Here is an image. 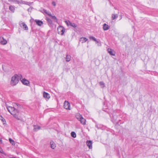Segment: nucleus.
Masks as SVG:
<instances>
[{
    "mask_svg": "<svg viewBox=\"0 0 158 158\" xmlns=\"http://www.w3.org/2000/svg\"><path fill=\"white\" fill-rule=\"evenodd\" d=\"M58 33L60 34L61 35H63L65 31V29L62 26H60L57 28Z\"/></svg>",
    "mask_w": 158,
    "mask_h": 158,
    "instance_id": "nucleus-2",
    "label": "nucleus"
},
{
    "mask_svg": "<svg viewBox=\"0 0 158 158\" xmlns=\"http://www.w3.org/2000/svg\"><path fill=\"white\" fill-rule=\"evenodd\" d=\"M34 21L35 22L36 24L40 26H41L43 24V22L39 19H35Z\"/></svg>",
    "mask_w": 158,
    "mask_h": 158,
    "instance_id": "nucleus-11",
    "label": "nucleus"
},
{
    "mask_svg": "<svg viewBox=\"0 0 158 158\" xmlns=\"http://www.w3.org/2000/svg\"><path fill=\"white\" fill-rule=\"evenodd\" d=\"M122 17H121V18L120 19H122Z\"/></svg>",
    "mask_w": 158,
    "mask_h": 158,
    "instance_id": "nucleus-44",
    "label": "nucleus"
},
{
    "mask_svg": "<svg viewBox=\"0 0 158 158\" xmlns=\"http://www.w3.org/2000/svg\"><path fill=\"white\" fill-rule=\"evenodd\" d=\"M34 131H37L38 130L40 129V126L34 125Z\"/></svg>",
    "mask_w": 158,
    "mask_h": 158,
    "instance_id": "nucleus-16",
    "label": "nucleus"
},
{
    "mask_svg": "<svg viewBox=\"0 0 158 158\" xmlns=\"http://www.w3.org/2000/svg\"><path fill=\"white\" fill-rule=\"evenodd\" d=\"M29 12V11H31V10H32V9L30 8H29L28 9V10H27Z\"/></svg>",
    "mask_w": 158,
    "mask_h": 158,
    "instance_id": "nucleus-41",
    "label": "nucleus"
},
{
    "mask_svg": "<svg viewBox=\"0 0 158 158\" xmlns=\"http://www.w3.org/2000/svg\"><path fill=\"white\" fill-rule=\"evenodd\" d=\"M69 21H70L69 20L65 21V23H66V24L68 26H69Z\"/></svg>",
    "mask_w": 158,
    "mask_h": 158,
    "instance_id": "nucleus-35",
    "label": "nucleus"
},
{
    "mask_svg": "<svg viewBox=\"0 0 158 158\" xmlns=\"http://www.w3.org/2000/svg\"><path fill=\"white\" fill-rule=\"evenodd\" d=\"M0 43L2 45H5L7 43L6 40L3 37H0Z\"/></svg>",
    "mask_w": 158,
    "mask_h": 158,
    "instance_id": "nucleus-8",
    "label": "nucleus"
},
{
    "mask_svg": "<svg viewBox=\"0 0 158 158\" xmlns=\"http://www.w3.org/2000/svg\"><path fill=\"white\" fill-rule=\"evenodd\" d=\"M110 115L112 120H113L114 121H115L117 120V115L114 112L111 114H110Z\"/></svg>",
    "mask_w": 158,
    "mask_h": 158,
    "instance_id": "nucleus-7",
    "label": "nucleus"
},
{
    "mask_svg": "<svg viewBox=\"0 0 158 158\" xmlns=\"http://www.w3.org/2000/svg\"><path fill=\"white\" fill-rule=\"evenodd\" d=\"M19 24L20 27H23V29L25 30H28V27L27 25L24 23L22 21H20L19 23Z\"/></svg>",
    "mask_w": 158,
    "mask_h": 158,
    "instance_id": "nucleus-4",
    "label": "nucleus"
},
{
    "mask_svg": "<svg viewBox=\"0 0 158 158\" xmlns=\"http://www.w3.org/2000/svg\"><path fill=\"white\" fill-rule=\"evenodd\" d=\"M107 51L109 53V54L111 56H115V52L114 51L111 49L109 48L107 49Z\"/></svg>",
    "mask_w": 158,
    "mask_h": 158,
    "instance_id": "nucleus-9",
    "label": "nucleus"
},
{
    "mask_svg": "<svg viewBox=\"0 0 158 158\" xmlns=\"http://www.w3.org/2000/svg\"><path fill=\"white\" fill-rule=\"evenodd\" d=\"M51 18L52 19L54 20V22H57V21H58L57 19L55 16H54V15L51 16Z\"/></svg>",
    "mask_w": 158,
    "mask_h": 158,
    "instance_id": "nucleus-29",
    "label": "nucleus"
},
{
    "mask_svg": "<svg viewBox=\"0 0 158 158\" xmlns=\"http://www.w3.org/2000/svg\"><path fill=\"white\" fill-rule=\"evenodd\" d=\"M81 124L84 125L86 124V120L83 117H81V118L79 120Z\"/></svg>",
    "mask_w": 158,
    "mask_h": 158,
    "instance_id": "nucleus-12",
    "label": "nucleus"
},
{
    "mask_svg": "<svg viewBox=\"0 0 158 158\" xmlns=\"http://www.w3.org/2000/svg\"><path fill=\"white\" fill-rule=\"evenodd\" d=\"M103 28L104 31H106L108 30L109 28V26L106 23H104L103 25Z\"/></svg>",
    "mask_w": 158,
    "mask_h": 158,
    "instance_id": "nucleus-14",
    "label": "nucleus"
},
{
    "mask_svg": "<svg viewBox=\"0 0 158 158\" xmlns=\"http://www.w3.org/2000/svg\"><path fill=\"white\" fill-rule=\"evenodd\" d=\"M52 5H53L54 6H56V3L54 1H53L52 2Z\"/></svg>",
    "mask_w": 158,
    "mask_h": 158,
    "instance_id": "nucleus-37",
    "label": "nucleus"
},
{
    "mask_svg": "<svg viewBox=\"0 0 158 158\" xmlns=\"http://www.w3.org/2000/svg\"><path fill=\"white\" fill-rule=\"evenodd\" d=\"M86 143L87 146L88 147L89 149H90L92 148V141L91 140H87L86 141Z\"/></svg>",
    "mask_w": 158,
    "mask_h": 158,
    "instance_id": "nucleus-10",
    "label": "nucleus"
},
{
    "mask_svg": "<svg viewBox=\"0 0 158 158\" xmlns=\"http://www.w3.org/2000/svg\"><path fill=\"white\" fill-rule=\"evenodd\" d=\"M82 115L80 113H77L75 115L76 118L79 120L81 118V117H82Z\"/></svg>",
    "mask_w": 158,
    "mask_h": 158,
    "instance_id": "nucleus-19",
    "label": "nucleus"
},
{
    "mask_svg": "<svg viewBox=\"0 0 158 158\" xmlns=\"http://www.w3.org/2000/svg\"><path fill=\"white\" fill-rule=\"evenodd\" d=\"M0 152L3 154L5 153L3 151L1 147H0Z\"/></svg>",
    "mask_w": 158,
    "mask_h": 158,
    "instance_id": "nucleus-36",
    "label": "nucleus"
},
{
    "mask_svg": "<svg viewBox=\"0 0 158 158\" xmlns=\"http://www.w3.org/2000/svg\"><path fill=\"white\" fill-rule=\"evenodd\" d=\"M103 110L105 111L108 113L109 110L108 109H106L105 110L104 109Z\"/></svg>",
    "mask_w": 158,
    "mask_h": 158,
    "instance_id": "nucleus-40",
    "label": "nucleus"
},
{
    "mask_svg": "<svg viewBox=\"0 0 158 158\" xmlns=\"http://www.w3.org/2000/svg\"><path fill=\"white\" fill-rule=\"evenodd\" d=\"M95 127L97 128L98 129H99L101 128L102 127V125L100 124H96L95 125Z\"/></svg>",
    "mask_w": 158,
    "mask_h": 158,
    "instance_id": "nucleus-31",
    "label": "nucleus"
},
{
    "mask_svg": "<svg viewBox=\"0 0 158 158\" xmlns=\"http://www.w3.org/2000/svg\"><path fill=\"white\" fill-rule=\"evenodd\" d=\"M7 110L11 114H13L11 112H13V111H16L18 113L19 112V111L18 110L16 109L14 107H12L10 106H8L6 107Z\"/></svg>",
    "mask_w": 158,
    "mask_h": 158,
    "instance_id": "nucleus-3",
    "label": "nucleus"
},
{
    "mask_svg": "<svg viewBox=\"0 0 158 158\" xmlns=\"http://www.w3.org/2000/svg\"><path fill=\"white\" fill-rule=\"evenodd\" d=\"M99 84L102 88H103L105 86V84L103 81H100Z\"/></svg>",
    "mask_w": 158,
    "mask_h": 158,
    "instance_id": "nucleus-28",
    "label": "nucleus"
},
{
    "mask_svg": "<svg viewBox=\"0 0 158 158\" xmlns=\"http://www.w3.org/2000/svg\"><path fill=\"white\" fill-rule=\"evenodd\" d=\"M8 1L10 2H17L18 3H19V0H8Z\"/></svg>",
    "mask_w": 158,
    "mask_h": 158,
    "instance_id": "nucleus-34",
    "label": "nucleus"
},
{
    "mask_svg": "<svg viewBox=\"0 0 158 158\" xmlns=\"http://www.w3.org/2000/svg\"><path fill=\"white\" fill-rule=\"evenodd\" d=\"M46 19L47 22L49 23L50 24H52V22L51 19L48 18H47Z\"/></svg>",
    "mask_w": 158,
    "mask_h": 158,
    "instance_id": "nucleus-30",
    "label": "nucleus"
},
{
    "mask_svg": "<svg viewBox=\"0 0 158 158\" xmlns=\"http://www.w3.org/2000/svg\"><path fill=\"white\" fill-rule=\"evenodd\" d=\"M0 120L3 122L4 125L6 124V122L5 119L1 115H0Z\"/></svg>",
    "mask_w": 158,
    "mask_h": 158,
    "instance_id": "nucleus-20",
    "label": "nucleus"
},
{
    "mask_svg": "<svg viewBox=\"0 0 158 158\" xmlns=\"http://www.w3.org/2000/svg\"><path fill=\"white\" fill-rule=\"evenodd\" d=\"M47 15H48V16H51H51H52L50 13H48L47 12V13H46Z\"/></svg>",
    "mask_w": 158,
    "mask_h": 158,
    "instance_id": "nucleus-39",
    "label": "nucleus"
},
{
    "mask_svg": "<svg viewBox=\"0 0 158 158\" xmlns=\"http://www.w3.org/2000/svg\"><path fill=\"white\" fill-rule=\"evenodd\" d=\"M40 11L42 13L44 14L45 13L46 14V13H47V12H48L47 11V10L44 9H43L42 10H40Z\"/></svg>",
    "mask_w": 158,
    "mask_h": 158,
    "instance_id": "nucleus-32",
    "label": "nucleus"
},
{
    "mask_svg": "<svg viewBox=\"0 0 158 158\" xmlns=\"http://www.w3.org/2000/svg\"><path fill=\"white\" fill-rule=\"evenodd\" d=\"M71 136L73 138H75L76 137V134L74 131H72L71 133Z\"/></svg>",
    "mask_w": 158,
    "mask_h": 158,
    "instance_id": "nucleus-26",
    "label": "nucleus"
},
{
    "mask_svg": "<svg viewBox=\"0 0 158 158\" xmlns=\"http://www.w3.org/2000/svg\"><path fill=\"white\" fill-rule=\"evenodd\" d=\"M23 78L21 74H15L12 77L10 81V84L12 85H15L18 84L19 80Z\"/></svg>",
    "mask_w": 158,
    "mask_h": 158,
    "instance_id": "nucleus-1",
    "label": "nucleus"
},
{
    "mask_svg": "<svg viewBox=\"0 0 158 158\" xmlns=\"http://www.w3.org/2000/svg\"><path fill=\"white\" fill-rule=\"evenodd\" d=\"M11 114L14 116V117L15 118H16L18 120H20V118L19 117L18 115V114H17L16 113H15V114L14 113Z\"/></svg>",
    "mask_w": 158,
    "mask_h": 158,
    "instance_id": "nucleus-21",
    "label": "nucleus"
},
{
    "mask_svg": "<svg viewBox=\"0 0 158 158\" xmlns=\"http://www.w3.org/2000/svg\"><path fill=\"white\" fill-rule=\"evenodd\" d=\"M118 17V15L117 14H113L112 15V20H114V19H117Z\"/></svg>",
    "mask_w": 158,
    "mask_h": 158,
    "instance_id": "nucleus-22",
    "label": "nucleus"
},
{
    "mask_svg": "<svg viewBox=\"0 0 158 158\" xmlns=\"http://www.w3.org/2000/svg\"><path fill=\"white\" fill-rule=\"evenodd\" d=\"M72 27H73L75 28L74 31H76L77 29L76 28L77 27V25H76L75 23H73V25H72Z\"/></svg>",
    "mask_w": 158,
    "mask_h": 158,
    "instance_id": "nucleus-33",
    "label": "nucleus"
},
{
    "mask_svg": "<svg viewBox=\"0 0 158 158\" xmlns=\"http://www.w3.org/2000/svg\"><path fill=\"white\" fill-rule=\"evenodd\" d=\"M66 61L69 62L70 61L71 59V56L70 55H66Z\"/></svg>",
    "mask_w": 158,
    "mask_h": 158,
    "instance_id": "nucleus-23",
    "label": "nucleus"
},
{
    "mask_svg": "<svg viewBox=\"0 0 158 158\" xmlns=\"http://www.w3.org/2000/svg\"><path fill=\"white\" fill-rule=\"evenodd\" d=\"M51 147L52 149H54L56 147V144L53 141H51L50 142Z\"/></svg>",
    "mask_w": 158,
    "mask_h": 158,
    "instance_id": "nucleus-17",
    "label": "nucleus"
},
{
    "mask_svg": "<svg viewBox=\"0 0 158 158\" xmlns=\"http://www.w3.org/2000/svg\"><path fill=\"white\" fill-rule=\"evenodd\" d=\"M20 81L24 85L28 86L29 85L30 82L29 81L26 79L25 78H22L20 79Z\"/></svg>",
    "mask_w": 158,
    "mask_h": 158,
    "instance_id": "nucleus-5",
    "label": "nucleus"
},
{
    "mask_svg": "<svg viewBox=\"0 0 158 158\" xmlns=\"http://www.w3.org/2000/svg\"><path fill=\"white\" fill-rule=\"evenodd\" d=\"M0 142H1V143H2V140L1 138H0Z\"/></svg>",
    "mask_w": 158,
    "mask_h": 158,
    "instance_id": "nucleus-42",
    "label": "nucleus"
},
{
    "mask_svg": "<svg viewBox=\"0 0 158 158\" xmlns=\"http://www.w3.org/2000/svg\"><path fill=\"white\" fill-rule=\"evenodd\" d=\"M44 97L46 98L49 99L50 98L49 94L45 92H44L43 93Z\"/></svg>",
    "mask_w": 158,
    "mask_h": 158,
    "instance_id": "nucleus-13",
    "label": "nucleus"
},
{
    "mask_svg": "<svg viewBox=\"0 0 158 158\" xmlns=\"http://www.w3.org/2000/svg\"><path fill=\"white\" fill-rule=\"evenodd\" d=\"M69 26H70L72 27L73 23H72L70 21H69Z\"/></svg>",
    "mask_w": 158,
    "mask_h": 158,
    "instance_id": "nucleus-38",
    "label": "nucleus"
},
{
    "mask_svg": "<svg viewBox=\"0 0 158 158\" xmlns=\"http://www.w3.org/2000/svg\"><path fill=\"white\" fill-rule=\"evenodd\" d=\"M2 68L3 69H4V65L3 64L2 65Z\"/></svg>",
    "mask_w": 158,
    "mask_h": 158,
    "instance_id": "nucleus-43",
    "label": "nucleus"
},
{
    "mask_svg": "<svg viewBox=\"0 0 158 158\" xmlns=\"http://www.w3.org/2000/svg\"><path fill=\"white\" fill-rule=\"evenodd\" d=\"M88 39L85 37H81L80 40V41L82 43L85 42L87 41Z\"/></svg>",
    "mask_w": 158,
    "mask_h": 158,
    "instance_id": "nucleus-18",
    "label": "nucleus"
},
{
    "mask_svg": "<svg viewBox=\"0 0 158 158\" xmlns=\"http://www.w3.org/2000/svg\"><path fill=\"white\" fill-rule=\"evenodd\" d=\"M9 140L10 143L13 145H14L15 144V141L10 138H9Z\"/></svg>",
    "mask_w": 158,
    "mask_h": 158,
    "instance_id": "nucleus-24",
    "label": "nucleus"
},
{
    "mask_svg": "<svg viewBox=\"0 0 158 158\" xmlns=\"http://www.w3.org/2000/svg\"><path fill=\"white\" fill-rule=\"evenodd\" d=\"M14 104V106L15 107H17L18 108H21V106L19 104L17 103H15Z\"/></svg>",
    "mask_w": 158,
    "mask_h": 158,
    "instance_id": "nucleus-25",
    "label": "nucleus"
},
{
    "mask_svg": "<svg viewBox=\"0 0 158 158\" xmlns=\"http://www.w3.org/2000/svg\"><path fill=\"white\" fill-rule=\"evenodd\" d=\"M64 107L68 110H70V103L67 101H65L64 104Z\"/></svg>",
    "mask_w": 158,
    "mask_h": 158,
    "instance_id": "nucleus-6",
    "label": "nucleus"
},
{
    "mask_svg": "<svg viewBox=\"0 0 158 158\" xmlns=\"http://www.w3.org/2000/svg\"><path fill=\"white\" fill-rule=\"evenodd\" d=\"M89 39L90 40H92L94 41H95L97 43H99L98 42L97 40V39L94 37H93V36H90Z\"/></svg>",
    "mask_w": 158,
    "mask_h": 158,
    "instance_id": "nucleus-27",
    "label": "nucleus"
},
{
    "mask_svg": "<svg viewBox=\"0 0 158 158\" xmlns=\"http://www.w3.org/2000/svg\"><path fill=\"white\" fill-rule=\"evenodd\" d=\"M9 10L12 13H14L15 12V9L14 6H9Z\"/></svg>",
    "mask_w": 158,
    "mask_h": 158,
    "instance_id": "nucleus-15",
    "label": "nucleus"
}]
</instances>
